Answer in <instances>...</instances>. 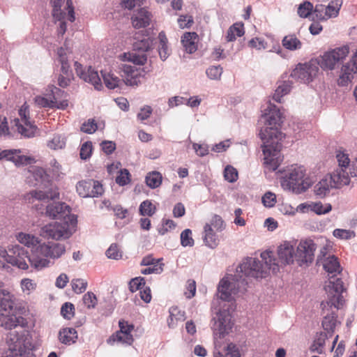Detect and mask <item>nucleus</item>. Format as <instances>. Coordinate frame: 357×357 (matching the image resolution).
<instances>
[{
	"mask_svg": "<svg viewBox=\"0 0 357 357\" xmlns=\"http://www.w3.org/2000/svg\"><path fill=\"white\" fill-rule=\"evenodd\" d=\"M357 73V52L352 56L350 61L341 68V74L338 79L340 86H347L353 78L352 74Z\"/></svg>",
	"mask_w": 357,
	"mask_h": 357,
	"instance_id": "nucleus-24",
	"label": "nucleus"
},
{
	"mask_svg": "<svg viewBox=\"0 0 357 357\" xmlns=\"http://www.w3.org/2000/svg\"><path fill=\"white\" fill-rule=\"evenodd\" d=\"M78 195L82 197H95L102 195L104 192L102 184L93 179L79 181L76 185Z\"/></svg>",
	"mask_w": 357,
	"mask_h": 357,
	"instance_id": "nucleus-17",
	"label": "nucleus"
},
{
	"mask_svg": "<svg viewBox=\"0 0 357 357\" xmlns=\"http://www.w3.org/2000/svg\"><path fill=\"white\" fill-rule=\"evenodd\" d=\"M59 199V193L56 190L43 192L41 190H32L25 196V199L33 204L36 200L46 202Z\"/></svg>",
	"mask_w": 357,
	"mask_h": 357,
	"instance_id": "nucleus-25",
	"label": "nucleus"
},
{
	"mask_svg": "<svg viewBox=\"0 0 357 357\" xmlns=\"http://www.w3.org/2000/svg\"><path fill=\"white\" fill-rule=\"evenodd\" d=\"M247 284L248 281L236 275L235 271L234 274L228 273L220 280L218 285V296L222 301H231L238 294L245 291Z\"/></svg>",
	"mask_w": 357,
	"mask_h": 357,
	"instance_id": "nucleus-5",
	"label": "nucleus"
},
{
	"mask_svg": "<svg viewBox=\"0 0 357 357\" xmlns=\"http://www.w3.org/2000/svg\"><path fill=\"white\" fill-rule=\"evenodd\" d=\"M236 275L245 278H265V271L263 270L261 261L254 257H246L236 268Z\"/></svg>",
	"mask_w": 357,
	"mask_h": 357,
	"instance_id": "nucleus-8",
	"label": "nucleus"
},
{
	"mask_svg": "<svg viewBox=\"0 0 357 357\" xmlns=\"http://www.w3.org/2000/svg\"><path fill=\"white\" fill-rule=\"evenodd\" d=\"M319 68L313 64H298L291 73L290 77L303 83L312 82L317 75Z\"/></svg>",
	"mask_w": 357,
	"mask_h": 357,
	"instance_id": "nucleus-19",
	"label": "nucleus"
},
{
	"mask_svg": "<svg viewBox=\"0 0 357 357\" xmlns=\"http://www.w3.org/2000/svg\"><path fill=\"white\" fill-rule=\"evenodd\" d=\"M45 215L53 220H63V223L77 222V216L71 213L70 207L64 202H54L47 205Z\"/></svg>",
	"mask_w": 357,
	"mask_h": 357,
	"instance_id": "nucleus-10",
	"label": "nucleus"
},
{
	"mask_svg": "<svg viewBox=\"0 0 357 357\" xmlns=\"http://www.w3.org/2000/svg\"><path fill=\"white\" fill-rule=\"evenodd\" d=\"M66 252V246L59 243L40 244L33 250V256L29 259L32 267L37 270L50 266V261L47 258L57 259Z\"/></svg>",
	"mask_w": 357,
	"mask_h": 357,
	"instance_id": "nucleus-3",
	"label": "nucleus"
},
{
	"mask_svg": "<svg viewBox=\"0 0 357 357\" xmlns=\"http://www.w3.org/2000/svg\"><path fill=\"white\" fill-rule=\"evenodd\" d=\"M342 6L341 0H333L328 6L317 4L314 9V17L320 21H326L338 15Z\"/></svg>",
	"mask_w": 357,
	"mask_h": 357,
	"instance_id": "nucleus-18",
	"label": "nucleus"
},
{
	"mask_svg": "<svg viewBox=\"0 0 357 357\" xmlns=\"http://www.w3.org/2000/svg\"><path fill=\"white\" fill-rule=\"evenodd\" d=\"M263 116H266V124L264 129H261L259 136L263 141L264 165L268 171H275L278 169L282 160L280 151L282 149V133L279 127L282 123L283 114L275 105L268 102L267 109Z\"/></svg>",
	"mask_w": 357,
	"mask_h": 357,
	"instance_id": "nucleus-1",
	"label": "nucleus"
},
{
	"mask_svg": "<svg viewBox=\"0 0 357 357\" xmlns=\"http://www.w3.org/2000/svg\"><path fill=\"white\" fill-rule=\"evenodd\" d=\"M314 8L312 3L310 1H304L299 5L297 13L301 17L306 18L314 11Z\"/></svg>",
	"mask_w": 357,
	"mask_h": 357,
	"instance_id": "nucleus-52",
	"label": "nucleus"
},
{
	"mask_svg": "<svg viewBox=\"0 0 357 357\" xmlns=\"http://www.w3.org/2000/svg\"><path fill=\"white\" fill-rule=\"evenodd\" d=\"M12 154L8 155V160L12 161L16 166H24L36 162L33 157L21 155L20 149L9 150Z\"/></svg>",
	"mask_w": 357,
	"mask_h": 357,
	"instance_id": "nucleus-30",
	"label": "nucleus"
},
{
	"mask_svg": "<svg viewBox=\"0 0 357 357\" xmlns=\"http://www.w3.org/2000/svg\"><path fill=\"white\" fill-rule=\"evenodd\" d=\"M349 53V48L344 45L328 51L321 56L320 66L323 69L333 70L336 65L343 61Z\"/></svg>",
	"mask_w": 357,
	"mask_h": 357,
	"instance_id": "nucleus-14",
	"label": "nucleus"
},
{
	"mask_svg": "<svg viewBox=\"0 0 357 357\" xmlns=\"http://www.w3.org/2000/svg\"><path fill=\"white\" fill-rule=\"evenodd\" d=\"M51 95L49 98L38 96L36 98V102L43 107L56 108L65 109L68 106V100L66 98V93L56 87H51Z\"/></svg>",
	"mask_w": 357,
	"mask_h": 357,
	"instance_id": "nucleus-11",
	"label": "nucleus"
},
{
	"mask_svg": "<svg viewBox=\"0 0 357 357\" xmlns=\"http://www.w3.org/2000/svg\"><path fill=\"white\" fill-rule=\"evenodd\" d=\"M328 301L322 302L321 305L323 311L325 312L327 308L334 307L336 309H340L344 304V296L342 293L344 291L343 282L337 278L335 280H330L328 284L325 287Z\"/></svg>",
	"mask_w": 357,
	"mask_h": 357,
	"instance_id": "nucleus-7",
	"label": "nucleus"
},
{
	"mask_svg": "<svg viewBox=\"0 0 357 357\" xmlns=\"http://www.w3.org/2000/svg\"><path fill=\"white\" fill-rule=\"evenodd\" d=\"M329 180L333 185V188H339L348 185L350 182V177L347 169L338 167L330 176Z\"/></svg>",
	"mask_w": 357,
	"mask_h": 357,
	"instance_id": "nucleus-28",
	"label": "nucleus"
},
{
	"mask_svg": "<svg viewBox=\"0 0 357 357\" xmlns=\"http://www.w3.org/2000/svg\"><path fill=\"white\" fill-rule=\"evenodd\" d=\"M211 323L214 335H218L220 338L227 335L233 325L231 314L227 309L225 308L219 310L213 315Z\"/></svg>",
	"mask_w": 357,
	"mask_h": 357,
	"instance_id": "nucleus-9",
	"label": "nucleus"
},
{
	"mask_svg": "<svg viewBox=\"0 0 357 357\" xmlns=\"http://www.w3.org/2000/svg\"><path fill=\"white\" fill-rule=\"evenodd\" d=\"M197 38V34L195 32H187L184 33L181 42L187 52L192 54L197 50V46L195 42Z\"/></svg>",
	"mask_w": 357,
	"mask_h": 357,
	"instance_id": "nucleus-35",
	"label": "nucleus"
},
{
	"mask_svg": "<svg viewBox=\"0 0 357 357\" xmlns=\"http://www.w3.org/2000/svg\"><path fill=\"white\" fill-rule=\"evenodd\" d=\"M339 324L340 322L337 320V317L334 312L326 314L322 321L323 328L326 332L330 334V336H331L335 327Z\"/></svg>",
	"mask_w": 357,
	"mask_h": 357,
	"instance_id": "nucleus-40",
	"label": "nucleus"
},
{
	"mask_svg": "<svg viewBox=\"0 0 357 357\" xmlns=\"http://www.w3.org/2000/svg\"><path fill=\"white\" fill-rule=\"evenodd\" d=\"M291 88V83L289 81H282L279 82L277 89L275 91L273 98L276 102H280L281 98L287 94Z\"/></svg>",
	"mask_w": 357,
	"mask_h": 357,
	"instance_id": "nucleus-43",
	"label": "nucleus"
},
{
	"mask_svg": "<svg viewBox=\"0 0 357 357\" xmlns=\"http://www.w3.org/2000/svg\"><path fill=\"white\" fill-rule=\"evenodd\" d=\"M8 351L1 357H35L31 352L33 345L28 332L20 328L8 333L6 337Z\"/></svg>",
	"mask_w": 357,
	"mask_h": 357,
	"instance_id": "nucleus-2",
	"label": "nucleus"
},
{
	"mask_svg": "<svg viewBox=\"0 0 357 357\" xmlns=\"http://www.w3.org/2000/svg\"><path fill=\"white\" fill-rule=\"evenodd\" d=\"M82 301L85 306L89 308H94L97 305V298L96 295L91 292L88 291L83 296Z\"/></svg>",
	"mask_w": 357,
	"mask_h": 357,
	"instance_id": "nucleus-57",
	"label": "nucleus"
},
{
	"mask_svg": "<svg viewBox=\"0 0 357 357\" xmlns=\"http://www.w3.org/2000/svg\"><path fill=\"white\" fill-rule=\"evenodd\" d=\"M159 44L158 52L162 60H166L171 54V50L168 45V40L165 32L161 31L158 34Z\"/></svg>",
	"mask_w": 357,
	"mask_h": 357,
	"instance_id": "nucleus-37",
	"label": "nucleus"
},
{
	"mask_svg": "<svg viewBox=\"0 0 357 357\" xmlns=\"http://www.w3.org/2000/svg\"><path fill=\"white\" fill-rule=\"evenodd\" d=\"M24 324L23 317L10 314V312H0V325L6 329L11 330L13 328L22 326Z\"/></svg>",
	"mask_w": 357,
	"mask_h": 357,
	"instance_id": "nucleus-27",
	"label": "nucleus"
},
{
	"mask_svg": "<svg viewBox=\"0 0 357 357\" xmlns=\"http://www.w3.org/2000/svg\"><path fill=\"white\" fill-rule=\"evenodd\" d=\"M59 341L65 344H71L76 342L77 333L73 328H65L59 333Z\"/></svg>",
	"mask_w": 357,
	"mask_h": 357,
	"instance_id": "nucleus-34",
	"label": "nucleus"
},
{
	"mask_svg": "<svg viewBox=\"0 0 357 357\" xmlns=\"http://www.w3.org/2000/svg\"><path fill=\"white\" fill-rule=\"evenodd\" d=\"M123 82L128 86H138L144 79L146 71L143 68H137L130 65L123 66Z\"/></svg>",
	"mask_w": 357,
	"mask_h": 357,
	"instance_id": "nucleus-20",
	"label": "nucleus"
},
{
	"mask_svg": "<svg viewBox=\"0 0 357 357\" xmlns=\"http://www.w3.org/2000/svg\"><path fill=\"white\" fill-rule=\"evenodd\" d=\"M280 184L283 189L296 194L305 192L311 185L309 178L306 176V169L303 166L292 165L280 178Z\"/></svg>",
	"mask_w": 357,
	"mask_h": 357,
	"instance_id": "nucleus-4",
	"label": "nucleus"
},
{
	"mask_svg": "<svg viewBox=\"0 0 357 357\" xmlns=\"http://www.w3.org/2000/svg\"><path fill=\"white\" fill-rule=\"evenodd\" d=\"M20 287L23 293L29 295L36 287V284L29 278H24L20 282Z\"/></svg>",
	"mask_w": 357,
	"mask_h": 357,
	"instance_id": "nucleus-59",
	"label": "nucleus"
},
{
	"mask_svg": "<svg viewBox=\"0 0 357 357\" xmlns=\"http://www.w3.org/2000/svg\"><path fill=\"white\" fill-rule=\"evenodd\" d=\"M224 177L230 183L235 182L238 179V172L232 166L227 165L224 171Z\"/></svg>",
	"mask_w": 357,
	"mask_h": 357,
	"instance_id": "nucleus-60",
	"label": "nucleus"
},
{
	"mask_svg": "<svg viewBox=\"0 0 357 357\" xmlns=\"http://www.w3.org/2000/svg\"><path fill=\"white\" fill-rule=\"evenodd\" d=\"M155 211V206L149 200L142 202L139 206L140 214L144 216H151Z\"/></svg>",
	"mask_w": 357,
	"mask_h": 357,
	"instance_id": "nucleus-53",
	"label": "nucleus"
},
{
	"mask_svg": "<svg viewBox=\"0 0 357 357\" xmlns=\"http://www.w3.org/2000/svg\"><path fill=\"white\" fill-rule=\"evenodd\" d=\"M150 13L144 9H141L132 17V23L135 28L140 29L147 26L150 23Z\"/></svg>",
	"mask_w": 357,
	"mask_h": 357,
	"instance_id": "nucleus-33",
	"label": "nucleus"
},
{
	"mask_svg": "<svg viewBox=\"0 0 357 357\" xmlns=\"http://www.w3.org/2000/svg\"><path fill=\"white\" fill-rule=\"evenodd\" d=\"M53 6L52 16L58 21H60L58 33L63 36L66 31V24L63 21L66 15L68 20L74 22L75 20L74 8L71 0H52Z\"/></svg>",
	"mask_w": 357,
	"mask_h": 357,
	"instance_id": "nucleus-6",
	"label": "nucleus"
},
{
	"mask_svg": "<svg viewBox=\"0 0 357 357\" xmlns=\"http://www.w3.org/2000/svg\"><path fill=\"white\" fill-rule=\"evenodd\" d=\"M76 230V225H45L40 232L44 238L61 241L70 238Z\"/></svg>",
	"mask_w": 357,
	"mask_h": 357,
	"instance_id": "nucleus-12",
	"label": "nucleus"
},
{
	"mask_svg": "<svg viewBox=\"0 0 357 357\" xmlns=\"http://www.w3.org/2000/svg\"><path fill=\"white\" fill-rule=\"evenodd\" d=\"M146 183L151 188H156L162 183V175L158 172L149 173L146 176Z\"/></svg>",
	"mask_w": 357,
	"mask_h": 357,
	"instance_id": "nucleus-49",
	"label": "nucleus"
},
{
	"mask_svg": "<svg viewBox=\"0 0 357 357\" xmlns=\"http://www.w3.org/2000/svg\"><path fill=\"white\" fill-rule=\"evenodd\" d=\"M134 341L133 337L131 334L129 333H116L112 335L109 339L108 340L109 343H112V342H118L123 344H126L128 345H131Z\"/></svg>",
	"mask_w": 357,
	"mask_h": 357,
	"instance_id": "nucleus-48",
	"label": "nucleus"
},
{
	"mask_svg": "<svg viewBox=\"0 0 357 357\" xmlns=\"http://www.w3.org/2000/svg\"><path fill=\"white\" fill-rule=\"evenodd\" d=\"M261 202L264 206L268 208L273 207L276 204V195L271 192H266L262 198Z\"/></svg>",
	"mask_w": 357,
	"mask_h": 357,
	"instance_id": "nucleus-63",
	"label": "nucleus"
},
{
	"mask_svg": "<svg viewBox=\"0 0 357 357\" xmlns=\"http://www.w3.org/2000/svg\"><path fill=\"white\" fill-rule=\"evenodd\" d=\"M71 286L73 290L76 294H81L86 290L87 287V282L84 279H73L71 281Z\"/></svg>",
	"mask_w": 357,
	"mask_h": 357,
	"instance_id": "nucleus-56",
	"label": "nucleus"
},
{
	"mask_svg": "<svg viewBox=\"0 0 357 357\" xmlns=\"http://www.w3.org/2000/svg\"><path fill=\"white\" fill-rule=\"evenodd\" d=\"M214 357H241V354L236 344L229 343L221 351L215 348Z\"/></svg>",
	"mask_w": 357,
	"mask_h": 357,
	"instance_id": "nucleus-38",
	"label": "nucleus"
},
{
	"mask_svg": "<svg viewBox=\"0 0 357 357\" xmlns=\"http://www.w3.org/2000/svg\"><path fill=\"white\" fill-rule=\"evenodd\" d=\"M124 56L134 64L143 66L147 61V56L144 53H128L124 54Z\"/></svg>",
	"mask_w": 357,
	"mask_h": 357,
	"instance_id": "nucleus-51",
	"label": "nucleus"
},
{
	"mask_svg": "<svg viewBox=\"0 0 357 357\" xmlns=\"http://www.w3.org/2000/svg\"><path fill=\"white\" fill-rule=\"evenodd\" d=\"M116 178V183L120 186H124L131 181V175L127 169H121Z\"/></svg>",
	"mask_w": 357,
	"mask_h": 357,
	"instance_id": "nucleus-54",
	"label": "nucleus"
},
{
	"mask_svg": "<svg viewBox=\"0 0 357 357\" xmlns=\"http://www.w3.org/2000/svg\"><path fill=\"white\" fill-rule=\"evenodd\" d=\"M331 188H333V183L329 178H325L314 185V191L316 195L322 197L329 192Z\"/></svg>",
	"mask_w": 357,
	"mask_h": 357,
	"instance_id": "nucleus-42",
	"label": "nucleus"
},
{
	"mask_svg": "<svg viewBox=\"0 0 357 357\" xmlns=\"http://www.w3.org/2000/svg\"><path fill=\"white\" fill-rule=\"evenodd\" d=\"M32 256L33 253L29 256L27 251L24 248L15 245L8 248V255H6L5 260L7 263L20 269L26 270L29 268L27 261L29 262V259Z\"/></svg>",
	"mask_w": 357,
	"mask_h": 357,
	"instance_id": "nucleus-15",
	"label": "nucleus"
},
{
	"mask_svg": "<svg viewBox=\"0 0 357 357\" xmlns=\"http://www.w3.org/2000/svg\"><path fill=\"white\" fill-rule=\"evenodd\" d=\"M225 229L223 225H206L203 234V241L206 246L209 248H215L219 243L218 232Z\"/></svg>",
	"mask_w": 357,
	"mask_h": 357,
	"instance_id": "nucleus-22",
	"label": "nucleus"
},
{
	"mask_svg": "<svg viewBox=\"0 0 357 357\" xmlns=\"http://www.w3.org/2000/svg\"><path fill=\"white\" fill-rule=\"evenodd\" d=\"M14 305V296L8 290L0 289V312H9Z\"/></svg>",
	"mask_w": 357,
	"mask_h": 357,
	"instance_id": "nucleus-31",
	"label": "nucleus"
},
{
	"mask_svg": "<svg viewBox=\"0 0 357 357\" xmlns=\"http://www.w3.org/2000/svg\"><path fill=\"white\" fill-rule=\"evenodd\" d=\"M261 260L263 261L262 267L263 270L265 271V275L268 273V271H271L273 273H276L279 271V261L278 259L274 257L273 252L271 250H265L260 255Z\"/></svg>",
	"mask_w": 357,
	"mask_h": 357,
	"instance_id": "nucleus-26",
	"label": "nucleus"
},
{
	"mask_svg": "<svg viewBox=\"0 0 357 357\" xmlns=\"http://www.w3.org/2000/svg\"><path fill=\"white\" fill-rule=\"evenodd\" d=\"M20 119H15V125L17 130L24 137H33L36 131V126L30 121L29 106L26 103L22 105L19 109Z\"/></svg>",
	"mask_w": 357,
	"mask_h": 357,
	"instance_id": "nucleus-16",
	"label": "nucleus"
},
{
	"mask_svg": "<svg viewBox=\"0 0 357 357\" xmlns=\"http://www.w3.org/2000/svg\"><path fill=\"white\" fill-rule=\"evenodd\" d=\"M185 319L184 312L181 311L177 307H172L169 309V317L167 319V324L169 328H175L178 323L184 321Z\"/></svg>",
	"mask_w": 357,
	"mask_h": 357,
	"instance_id": "nucleus-36",
	"label": "nucleus"
},
{
	"mask_svg": "<svg viewBox=\"0 0 357 357\" xmlns=\"http://www.w3.org/2000/svg\"><path fill=\"white\" fill-rule=\"evenodd\" d=\"M279 263L283 265H289L295 261L294 245L291 241H284L277 250Z\"/></svg>",
	"mask_w": 357,
	"mask_h": 357,
	"instance_id": "nucleus-23",
	"label": "nucleus"
},
{
	"mask_svg": "<svg viewBox=\"0 0 357 357\" xmlns=\"http://www.w3.org/2000/svg\"><path fill=\"white\" fill-rule=\"evenodd\" d=\"M282 43L284 48L291 51L299 50L302 47V43L295 34L284 36Z\"/></svg>",
	"mask_w": 357,
	"mask_h": 357,
	"instance_id": "nucleus-41",
	"label": "nucleus"
},
{
	"mask_svg": "<svg viewBox=\"0 0 357 357\" xmlns=\"http://www.w3.org/2000/svg\"><path fill=\"white\" fill-rule=\"evenodd\" d=\"M106 255L109 259L117 260L122 257V252L120 251L116 244H112L107 250Z\"/></svg>",
	"mask_w": 357,
	"mask_h": 357,
	"instance_id": "nucleus-64",
	"label": "nucleus"
},
{
	"mask_svg": "<svg viewBox=\"0 0 357 357\" xmlns=\"http://www.w3.org/2000/svg\"><path fill=\"white\" fill-rule=\"evenodd\" d=\"M333 236L340 239L348 240L354 238L355 233L350 229H336L333 231Z\"/></svg>",
	"mask_w": 357,
	"mask_h": 357,
	"instance_id": "nucleus-58",
	"label": "nucleus"
},
{
	"mask_svg": "<svg viewBox=\"0 0 357 357\" xmlns=\"http://www.w3.org/2000/svg\"><path fill=\"white\" fill-rule=\"evenodd\" d=\"M298 208L305 213L308 211H313L317 214H325L331 211V204H322L321 202H312L311 204H301L298 206Z\"/></svg>",
	"mask_w": 357,
	"mask_h": 357,
	"instance_id": "nucleus-29",
	"label": "nucleus"
},
{
	"mask_svg": "<svg viewBox=\"0 0 357 357\" xmlns=\"http://www.w3.org/2000/svg\"><path fill=\"white\" fill-rule=\"evenodd\" d=\"M17 239L20 243L24 244L27 247H36V248L39 244L38 238L29 234L22 232L19 233L17 235Z\"/></svg>",
	"mask_w": 357,
	"mask_h": 357,
	"instance_id": "nucleus-44",
	"label": "nucleus"
},
{
	"mask_svg": "<svg viewBox=\"0 0 357 357\" xmlns=\"http://www.w3.org/2000/svg\"><path fill=\"white\" fill-rule=\"evenodd\" d=\"M93 151V145L91 142H84L81 148L79 151L80 158L82 160H86L89 158L91 155Z\"/></svg>",
	"mask_w": 357,
	"mask_h": 357,
	"instance_id": "nucleus-61",
	"label": "nucleus"
},
{
	"mask_svg": "<svg viewBox=\"0 0 357 357\" xmlns=\"http://www.w3.org/2000/svg\"><path fill=\"white\" fill-rule=\"evenodd\" d=\"M245 33L244 25L241 22L234 23L231 25L227 33L226 40L227 42H232L236 40L237 37H241Z\"/></svg>",
	"mask_w": 357,
	"mask_h": 357,
	"instance_id": "nucleus-39",
	"label": "nucleus"
},
{
	"mask_svg": "<svg viewBox=\"0 0 357 357\" xmlns=\"http://www.w3.org/2000/svg\"><path fill=\"white\" fill-rule=\"evenodd\" d=\"M316 249L317 245L313 240L310 238L301 240L296 248L295 261L300 266H309L314 261Z\"/></svg>",
	"mask_w": 357,
	"mask_h": 357,
	"instance_id": "nucleus-13",
	"label": "nucleus"
},
{
	"mask_svg": "<svg viewBox=\"0 0 357 357\" xmlns=\"http://www.w3.org/2000/svg\"><path fill=\"white\" fill-rule=\"evenodd\" d=\"M326 339H328V335L326 332L318 333L311 346L312 351L321 354L324 351V346Z\"/></svg>",
	"mask_w": 357,
	"mask_h": 357,
	"instance_id": "nucleus-47",
	"label": "nucleus"
},
{
	"mask_svg": "<svg viewBox=\"0 0 357 357\" xmlns=\"http://www.w3.org/2000/svg\"><path fill=\"white\" fill-rule=\"evenodd\" d=\"M61 314L66 319H70L75 314V307L71 303H65L61 308Z\"/></svg>",
	"mask_w": 357,
	"mask_h": 357,
	"instance_id": "nucleus-62",
	"label": "nucleus"
},
{
	"mask_svg": "<svg viewBox=\"0 0 357 357\" xmlns=\"http://www.w3.org/2000/svg\"><path fill=\"white\" fill-rule=\"evenodd\" d=\"M75 70L77 76H79L84 81L91 83L94 86L95 89L100 90L102 85L101 79L100 78L97 71L94 70L89 67L87 70L84 69L82 64L77 61L75 62Z\"/></svg>",
	"mask_w": 357,
	"mask_h": 357,
	"instance_id": "nucleus-21",
	"label": "nucleus"
},
{
	"mask_svg": "<svg viewBox=\"0 0 357 357\" xmlns=\"http://www.w3.org/2000/svg\"><path fill=\"white\" fill-rule=\"evenodd\" d=\"M324 270L333 277L341 272V268L338 259L334 255L324 258L321 261Z\"/></svg>",
	"mask_w": 357,
	"mask_h": 357,
	"instance_id": "nucleus-32",
	"label": "nucleus"
},
{
	"mask_svg": "<svg viewBox=\"0 0 357 357\" xmlns=\"http://www.w3.org/2000/svg\"><path fill=\"white\" fill-rule=\"evenodd\" d=\"M101 75L105 84L108 89H114L120 85L121 80L114 74L101 70Z\"/></svg>",
	"mask_w": 357,
	"mask_h": 357,
	"instance_id": "nucleus-46",
	"label": "nucleus"
},
{
	"mask_svg": "<svg viewBox=\"0 0 357 357\" xmlns=\"http://www.w3.org/2000/svg\"><path fill=\"white\" fill-rule=\"evenodd\" d=\"M47 145L52 150L62 149L66 146V139L61 135H56Z\"/></svg>",
	"mask_w": 357,
	"mask_h": 357,
	"instance_id": "nucleus-50",
	"label": "nucleus"
},
{
	"mask_svg": "<svg viewBox=\"0 0 357 357\" xmlns=\"http://www.w3.org/2000/svg\"><path fill=\"white\" fill-rule=\"evenodd\" d=\"M181 243L183 247H192L194 245V240L190 229H186L181 232Z\"/></svg>",
	"mask_w": 357,
	"mask_h": 357,
	"instance_id": "nucleus-55",
	"label": "nucleus"
},
{
	"mask_svg": "<svg viewBox=\"0 0 357 357\" xmlns=\"http://www.w3.org/2000/svg\"><path fill=\"white\" fill-rule=\"evenodd\" d=\"M59 61L61 65V72L63 75L68 76L70 72V64L67 57L66 50L63 47H60L57 50Z\"/></svg>",
	"mask_w": 357,
	"mask_h": 357,
	"instance_id": "nucleus-45",
	"label": "nucleus"
}]
</instances>
